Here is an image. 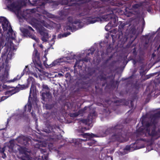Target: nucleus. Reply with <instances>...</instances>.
<instances>
[{
	"label": "nucleus",
	"instance_id": "1",
	"mask_svg": "<svg viewBox=\"0 0 160 160\" xmlns=\"http://www.w3.org/2000/svg\"><path fill=\"white\" fill-rule=\"evenodd\" d=\"M150 118V122H145L142 120V126H144V128L143 126H141L136 130V133L137 137L145 136L152 138L160 135V128H158L157 131H156L157 124L160 118V110L151 115Z\"/></svg>",
	"mask_w": 160,
	"mask_h": 160
},
{
	"label": "nucleus",
	"instance_id": "2",
	"mask_svg": "<svg viewBox=\"0 0 160 160\" xmlns=\"http://www.w3.org/2000/svg\"><path fill=\"white\" fill-rule=\"evenodd\" d=\"M126 24L124 23L120 24L118 26L119 33L117 35V37L122 42L124 43L128 40L129 41V44H131L137 37L136 34V28L134 26H132L130 28L128 33L125 32L124 36L122 32Z\"/></svg>",
	"mask_w": 160,
	"mask_h": 160
},
{
	"label": "nucleus",
	"instance_id": "3",
	"mask_svg": "<svg viewBox=\"0 0 160 160\" xmlns=\"http://www.w3.org/2000/svg\"><path fill=\"white\" fill-rule=\"evenodd\" d=\"M123 126L121 124H117L114 127H110L106 131L107 134L113 133L112 136L113 141L123 142L126 137L127 133L123 130Z\"/></svg>",
	"mask_w": 160,
	"mask_h": 160
},
{
	"label": "nucleus",
	"instance_id": "4",
	"mask_svg": "<svg viewBox=\"0 0 160 160\" xmlns=\"http://www.w3.org/2000/svg\"><path fill=\"white\" fill-rule=\"evenodd\" d=\"M100 77L101 80H103L105 81L104 83L102 84V86H104L106 84L107 87L115 88L117 85V87H118L119 82L116 81L115 82V77L113 75L106 77L105 74H101L100 75Z\"/></svg>",
	"mask_w": 160,
	"mask_h": 160
},
{
	"label": "nucleus",
	"instance_id": "5",
	"mask_svg": "<svg viewBox=\"0 0 160 160\" xmlns=\"http://www.w3.org/2000/svg\"><path fill=\"white\" fill-rule=\"evenodd\" d=\"M34 79L32 77H30L28 79V84L27 85L23 84L20 85L19 84H18V86H19L18 87H16V88H18L19 91L21 90H23L26 89L28 88L29 87V84L30 83H31V87L30 91V93L29 97L31 96V94L32 93V90L33 91L34 90L35 86H34Z\"/></svg>",
	"mask_w": 160,
	"mask_h": 160
},
{
	"label": "nucleus",
	"instance_id": "6",
	"mask_svg": "<svg viewBox=\"0 0 160 160\" xmlns=\"http://www.w3.org/2000/svg\"><path fill=\"white\" fill-rule=\"evenodd\" d=\"M99 46L101 56L103 55L104 53L108 54L112 51V48L111 47L110 44L108 45L105 42H101L100 43Z\"/></svg>",
	"mask_w": 160,
	"mask_h": 160
},
{
	"label": "nucleus",
	"instance_id": "7",
	"mask_svg": "<svg viewBox=\"0 0 160 160\" xmlns=\"http://www.w3.org/2000/svg\"><path fill=\"white\" fill-rule=\"evenodd\" d=\"M138 140L146 141V139L144 138H140L139 139H137L134 143H132L130 145L126 146L123 149L124 152H125L126 151L132 152L135 150L140 148L141 147L138 146L137 145Z\"/></svg>",
	"mask_w": 160,
	"mask_h": 160
},
{
	"label": "nucleus",
	"instance_id": "8",
	"mask_svg": "<svg viewBox=\"0 0 160 160\" xmlns=\"http://www.w3.org/2000/svg\"><path fill=\"white\" fill-rule=\"evenodd\" d=\"M38 32L41 36L42 40L44 42H48V39L50 37L49 36L48 30L42 27L38 28Z\"/></svg>",
	"mask_w": 160,
	"mask_h": 160
},
{
	"label": "nucleus",
	"instance_id": "9",
	"mask_svg": "<svg viewBox=\"0 0 160 160\" xmlns=\"http://www.w3.org/2000/svg\"><path fill=\"white\" fill-rule=\"evenodd\" d=\"M46 125L47 129H45V132L48 133H52V135L53 136H55V135L54 130H56L57 129H59L60 128L59 126H57L56 124L51 125L48 123V121L46 122Z\"/></svg>",
	"mask_w": 160,
	"mask_h": 160
},
{
	"label": "nucleus",
	"instance_id": "10",
	"mask_svg": "<svg viewBox=\"0 0 160 160\" xmlns=\"http://www.w3.org/2000/svg\"><path fill=\"white\" fill-rule=\"evenodd\" d=\"M21 31L24 37H29L34 40L37 42H39V39L37 38L35 35L33 34L32 33H31L26 28H22L21 29Z\"/></svg>",
	"mask_w": 160,
	"mask_h": 160
},
{
	"label": "nucleus",
	"instance_id": "11",
	"mask_svg": "<svg viewBox=\"0 0 160 160\" xmlns=\"http://www.w3.org/2000/svg\"><path fill=\"white\" fill-rule=\"evenodd\" d=\"M50 88L48 86L45 84H43L42 85V90L43 91L42 93V99L45 100L46 98H48L50 96Z\"/></svg>",
	"mask_w": 160,
	"mask_h": 160
},
{
	"label": "nucleus",
	"instance_id": "12",
	"mask_svg": "<svg viewBox=\"0 0 160 160\" xmlns=\"http://www.w3.org/2000/svg\"><path fill=\"white\" fill-rule=\"evenodd\" d=\"M6 5L8 9L13 12L18 11L20 9L19 5L16 2H14L7 3Z\"/></svg>",
	"mask_w": 160,
	"mask_h": 160
},
{
	"label": "nucleus",
	"instance_id": "13",
	"mask_svg": "<svg viewBox=\"0 0 160 160\" xmlns=\"http://www.w3.org/2000/svg\"><path fill=\"white\" fill-rule=\"evenodd\" d=\"M71 25H67L66 27V28L67 30L71 31L72 32L75 31L77 30L76 27L73 24H77L79 27L80 24L82 23V21L80 19H76L73 22H72Z\"/></svg>",
	"mask_w": 160,
	"mask_h": 160
},
{
	"label": "nucleus",
	"instance_id": "14",
	"mask_svg": "<svg viewBox=\"0 0 160 160\" xmlns=\"http://www.w3.org/2000/svg\"><path fill=\"white\" fill-rule=\"evenodd\" d=\"M0 23H2L3 30L4 31H7L9 26V22L6 18L3 17H0Z\"/></svg>",
	"mask_w": 160,
	"mask_h": 160
},
{
	"label": "nucleus",
	"instance_id": "15",
	"mask_svg": "<svg viewBox=\"0 0 160 160\" xmlns=\"http://www.w3.org/2000/svg\"><path fill=\"white\" fill-rule=\"evenodd\" d=\"M49 2L48 0H32V4L33 6L42 7Z\"/></svg>",
	"mask_w": 160,
	"mask_h": 160
},
{
	"label": "nucleus",
	"instance_id": "16",
	"mask_svg": "<svg viewBox=\"0 0 160 160\" xmlns=\"http://www.w3.org/2000/svg\"><path fill=\"white\" fill-rule=\"evenodd\" d=\"M104 18L106 21H110L112 22V23L115 25V27L117 26V20L115 16L112 14H108L104 17Z\"/></svg>",
	"mask_w": 160,
	"mask_h": 160
},
{
	"label": "nucleus",
	"instance_id": "17",
	"mask_svg": "<svg viewBox=\"0 0 160 160\" xmlns=\"http://www.w3.org/2000/svg\"><path fill=\"white\" fill-rule=\"evenodd\" d=\"M102 19L99 17H94L93 16L89 17L88 19L89 24H93L97 22L101 21Z\"/></svg>",
	"mask_w": 160,
	"mask_h": 160
},
{
	"label": "nucleus",
	"instance_id": "18",
	"mask_svg": "<svg viewBox=\"0 0 160 160\" xmlns=\"http://www.w3.org/2000/svg\"><path fill=\"white\" fill-rule=\"evenodd\" d=\"M30 139L28 137L23 136L19 139L20 143L22 145L26 146L28 145Z\"/></svg>",
	"mask_w": 160,
	"mask_h": 160
},
{
	"label": "nucleus",
	"instance_id": "19",
	"mask_svg": "<svg viewBox=\"0 0 160 160\" xmlns=\"http://www.w3.org/2000/svg\"><path fill=\"white\" fill-rule=\"evenodd\" d=\"M19 91V90L17 88H15L14 89L11 90L7 91L5 92V95H8L9 97L11 96L12 95L18 92Z\"/></svg>",
	"mask_w": 160,
	"mask_h": 160
},
{
	"label": "nucleus",
	"instance_id": "20",
	"mask_svg": "<svg viewBox=\"0 0 160 160\" xmlns=\"http://www.w3.org/2000/svg\"><path fill=\"white\" fill-rule=\"evenodd\" d=\"M87 141V139H82L78 138L77 139H73L72 140V143H73L75 145L79 146L80 144V142L82 141Z\"/></svg>",
	"mask_w": 160,
	"mask_h": 160
},
{
	"label": "nucleus",
	"instance_id": "21",
	"mask_svg": "<svg viewBox=\"0 0 160 160\" xmlns=\"http://www.w3.org/2000/svg\"><path fill=\"white\" fill-rule=\"evenodd\" d=\"M31 157L26 152L24 153L21 157L22 160H31Z\"/></svg>",
	"mask_w": 160,
	"mask_h": 160
},
{
	"label": "nucleus",
	"instance_id": "22",
	"mask_svg": "<svg viewBox=\"0 0 160 160\" xmlns=\"http://www.w3.org/2000/svg\"><path fill=\"white\" fill-rule=\"evenodd\" d=\"M115 25L112 23V22H110L105 26V29L106 31H108L111 29L112 27H115Z\"/></svg>",
	"mask_w": 160,
	"mask_h": 160
},
{
	"label": "nucleus",
	"instance_id": "23",
	"mask_svg": "<svg viewBox=\"0 0 160 160\" xmlns=\"http://www.w3.org/2000/svg\"><path fill=\"white\" fill-rule=\"evenodd\" d=\"M160 72V71L159 72H157L154 73H151L145 76L144 80H146L147 79H148L154 75H156L158 74H159Z\"/></svg>",
	"mask_w": 160,
	"mask_h": 160
},
{
	"label": "nucleus",
	"instance_id": "24",
	"mask_svg": "<svg viewBox=\"0 0 160 160\" xmlns=\"http://www.w3.org/2000/svg\"><path fill=\"white\" fill-rule=\"evenodd\" d=\"M32 108V104L31 102H30L25 106V111H27V112H30L31 111Z\"/></svg>",
	"mask_w": 160,
	"mask_h": 160
},
{
	"label": "nucleus",
	"instance_id": "25",
	"mask_svg": "<svg viewBox=\"0 0 160 160\" xmlns=\"http://www.w3.org/2000/svg\"><path fill=\"white\" fill-rule=\"evenodd\" d=\"M89 60V59L88 57H86L84 58H82L81 60H77L75 62V64L74 65V67H75L76 65H78L79 64V63L80 61H84L86 62H88Z\"/></svg>",
	"mask_w": 160,
	"mask_h": 160
},
{
	"label": "nucleus",
	"instance_id": "26",
	"mask_svg": "<svg viewBox=\"0 0 160 160\" xmlns=\"http://www.w3.org/2000/svg\"><path fill=\"white\" fill-rule=\"evenodd\" d=\"M81 84L82 85L80 87L81 88L86 89L88 87V82H87L82 81Z\"/></svg>",
	"mask_w": 160,
	"mask_h": 160
},
{
	"label": "nucleus",
	"instance_id": "27",
	"mask_svg": "<svg viewBox=\"0 0 160 160\" xmlns=\"http://www.w3.org/2000/svg\"><path fill=\"white\" fill-rule=\"evenodd\" d=\"M82 122L85 125L89 124L92 122L91 120L88 118V119H82L81 120Z\"/></svg>",
	"mask_w": 160,
	"mask_h": 160
},
{
	"label": "nucleus",
	"instance_id": "28",
	"mask_svg": "<svg viewBox=\"0 0 160 160\" xmlns=\"http://www.w3.org/2000/svg\"><path fill=\"white\" fill-rule=\"evenodd\" d=\"M84 137L85 136L88 137L89 138H92L93 137H96L97 135L96 134H94L91 133V134H90L89 133H84L83 135Z\"/></svg>",
	"mask_w": 160,
	"mask_h": 160
},
{
	"label": "nucleus",
	"instance_id": "29",
	"mask_svg": "<svg viewBox=\"0 0 160 160\" xmlns=\"http://www.w3.org/2000/svg\"><path fill=\"white\" fill-rule=\"evenodd\" d=\"M96 141L93 140H90L88 142L86 143L87 145L89 146H94L96 143Z\"/></svg>",
	"mask_w": 160,
	"mask_h": 160
},
{
	"label": "nucleus",
	"instance_id": "30",
	"mask_svg": "<svg viewBox=\"0 0 160 160\" xmlns=\"http://www.w3.org/2000/svg\"><path fill=\"white\" fill-rule=\"evenodd\" d=\"M24 74V73L23 72H22L21 74V75L18 78L17 77H15L13 79L9 81V82H14L15 81H17L19 79H20L21 77Z\"/></svg>",
	"mask_w": 160,
	"mask_h": 160
},
{
	"label": "nucleus",
	"instance_id": "31",
	"mask_svg": "<svg viewBox=\"0 0 160 160\" xmlns=\"http://www.w3.org/2000/svg\"><path fill=\"white\" fill-rule=\"evenodd\" d=\"M60 62V60L57 59L54 61L50 65L51 67L55 66V65L58 64Z\"/></svg>",
	"mask_w": 160,
	"mask_h": 160
},
{
	"label": "nucleus",
	"instance_id": "32",
	"mask_svg": "<svg viewBox=\"0 0 160 160\" xmlns=\"http://www.w3.org/2000/svg\"><path fill=\"white\" fill-rule=\"evenodd\" d=\"M89 115L90 116H88V118H89L92 121V119L96 117V114L95 112H93L92 113H90Z\"/></svg>",
	"mask_w": 160,
	"mask_h": 160
},
{
	"label": "nucleus",
	"instance_id": "33",
	"mask_svg": "<svg viewBox=\"0 0 160 160\" xmlns=\"http://www.w3.org/2000/svg\"><path fill=\"white\" fill-rule=\"evenodd\" d=\"M41 22L42 25L47 28H49L50 27V25L44 20H42Z\"/></svg>",
	"mask_w": 160,
	"mask_h": 160
},
{
	"label": "nucleus",
	"instance_id": "34",
	"mask_svg": "<svg viewBox=\"0 0 160 160\" xmlns=\"http://www.w3.org/2000/svg\"><path fill=\"white\" fill-rule=\"evenodd\" d=\"M142 5L141 3H137L133 5L132 6V8L134 9H138Z\"/></svg>",
	"mask_w": 160,
	"mask_h": 160
},
{
	"label": "nucleus",
	"instance_id": "35",
	"mask_svg": "<svg viewBox=\"0 0 160 160\" xmlns=\"http://www.w3.org/2000/svg\"><path fill=\"white\" fill-rule=\"evenodd\" d=\"M95 49L94 47L91 48L89 50L90 52H89L88 54H87V55H89L90 54H91V55H92L93 54Z\"/></svg>",
	"mask_w": 160,
	"mask_h": 160
},
{
	"label": "nucleus",
	"instance_id": "36",
	"mask_svg": "<svg viewBox=\"0 0 160 160\" xmlns=\"http://www.w3.org/2000/svg\"><path fill=\"white\" fill-rule=\"evenodd\" d=\"M8 28H9V29L8 30V32L10 33V34L12 33L13 30L10 24L9 25Z\"/></svg>",
	"mask_w": 160,
	"mask_h": 160
},
{
	"label": "nucleus",
	"instance_id": "37",
	"mask_svg": "<svg viewBox=\"0 0 160 160\" xmlns=\"http://www.w3.org/2000/svg\"><path fill=\"white\" fill-rule=\"evenodd\" d=\"M2 87L3 89H8L11 88H13L12 87H11L9 86H7L6 85L3 84Z\"/></svg>",
	"mask_w": 160,
	"mask_h": 160
},
{
	"label": "nucleus",
	"instance_id": "38",
	"mask_svg": "<svg viewBox=\"0 0 160 160\" xmlns=\"http://www.w3.org/2000/svg\"><path fill=\"white\" fill-rule=\"evenodd\" d=\"M132 54L134 55L135 56H136L137 54V52L136 48L135 47H134V48L133 49V52H132Z\"/></svg>",
	"mask_w": 160,
	"mask_h": 160
},
{
	"label": "nucleus",
	"instance_id": "39",
	"mask_svg": "<svg viewBox=\"0 0 160 160\" xmlns=\"http://www.w3.org/2000/svg\"><path fill=\"white\" fill-rule=\"evenodd\" d=\"M34 54H35V57L37 58H39V55H38V51L37 50H34Z\"/></svg>",
	"mask_w": 160,
	"mask_h": 160
},
{
	"label": "nucleus",
	"instance_id": "40",
	"mask_svg": "<svg viewBox=\"0 0 160 160\" xmlns=\"http://www.w3.org/2000/svg\"><path fill=\"white\" fill-rule=\"evenodd\" d=\"M79 114L75 112L72 113H71L70 116L73 117H76Z\"/></svg>",
	"mask_w": 160,
	"mask_h": 160
},
{
	"label": "nucleus",
	"instance_id": "41",
	"mask_svg": "<svg viewBox=\"0 0 160 160\" xmlns=\"http://www.w3.org/2000/svg\"><path fill=\"white\" fill-rule=\"evenodd\" d=\"M95 72V70H92L91 71H89L88 72V74L90 76L92 75Z\"/></svg>",
	"mask_w": 160,
	"mask_h": 160
},
{
	"label": "nucleus",
	"instance_id": "42",
	"mask_svg": "<svg viewBox=\"0 0 160 160\" xmlns=\"http://www.w3.org/2000/svg\"><path fill=\"white\" fill-rule=\"evenodd\" d=\"M8 97L9 96H8L2 97L1 98V101H0V102L4 100Z\"/></svg>",
	"mask_w": 160,
	"mask_h": 160
},
{
	"label": "nucleus",
	"instance_id": "43",
	"mask_svg": "<svg viewBox=\"0 0 160 160\" xmlns=\"http://www.w3.org/2000/svg\"><path fill=\"white\" fill-rule=\"evenodd\" d=\"M104 160H113V158L112 157L107 156Z\"/></svg>",
	"mask_w": 160,
	"mask_h": 160
},
{
	"label": "nucleus",
	"instance_id": "44",
	"mask_svg": "<svg viewBox=\"0 0 160 160\" xmlns=\"http://www.w3.org/2000/svg\"><path fill=\"white\" fill-rule=\"evenodd\" d=\"M64 35L65 34H64V33L63 34H59L58 36V38H62L65 37H64Z\"/></svg>",
	"mask_w": 160,
	"mask_h": 160
},
{
	"label": "nucleus",
	"instance_id": "45",
	"mask_svg": "<svg viewBox=\"0 0 160 160\" xmlns=\"http://www.w3.org/2000/svg\"><path fill=\"white\" fill-rule=\"evenodd\" d=\"M28 29H27L29 32H30L31 33H32L29 30L32 31L34 32V30L30 26H28Z\"/></svg>",
	"mask_w": 160,
	"mask_h": 160
},
{
	"label": "nucleus",
	"instance_id": "46",
	"mask_svg": "<svg viewBox=\"0 0 160 160\" xmlns=\"http://www.w3.org/2000/svg\"><path fill=\"white\" fill-rule=\"evenodd\" d=\"M5 151V147H4L2 148L0 151V152L1 153H4V152Z\"/></svg>",
	"mask_w": 160,
	"mask_h": 160
},
{
	"label": "nucleus",
	"instance_id": "47",
	"mask_svg": "<svg viewBox=\"0 0 160 160\" xmlns=\"http://www.w3.org/2000/svg\"><path fill=\"white\" fill-rule=\"evenodd\" d=\"M2 154V157L3 158L5 159L6 157V155L5 153H1Z\"/></svg>",
	"mask_w": 160,
	"mask_h": 160
},
{
	"label": "nucleus",
	"instance_id": "48",
	"mask_svg": "<svg viewBox=\"0 0 160 160\" xmlns=\"http://www.w3.org/2000/svg\"><path fill=\"white\" fill-rule=\"evenodd\" d=\"M40 151L42 153V152H46V149H43L42 148H40Z\"/></svg>",
	"mask_w": 160,
	"mask_h": 160
},
{
	"label": "nucleus",
	"instance_id": "49",
	"mask_svg": "<svg viewBox=\"0 0 160 160\" xmlns=\"http://www.w3.org/2000/svg\"><path fill=\"white\" fill-rule=\"evenodd\" d=\"M64 34H65L64 37H66L70 35L71 34V33L70 32H68L67 33H64Z\"/></svg>",
	"mask_w": 160,
	"mask_h": 160
},
{
	"label": "nucleus",
	"instance_id": "50",
	"mask_svg": "<svg viewBox=\"0 0 160 160\" xmlns=\"http://www.w3.org/2000/svg\"><path fill=\"white\" fill-rule=\"evenodd\" d=\"M156 51L157 52H160V44L159 45L158 47L157 48Z\"/></svg>",
	"mask_w": 160,
	"mask_h": 160
},
{
	"label": "nucleus",
	"instance_id": "51",
	"mask_svg": "<svg viewBox=\"0 0 160 160\" xmlns=\"http://www.w3.org/2000/svg\"><path fill=\"white\" fill-rule=\"evenodd\" d=\"M9 148H11V149H12L13 148V145L12 144H11L10 146H9Z\"/></svg>",
	"mask_w": 160,
	"mask_h": 160
},
{
	"label": "nucleus",
	"instance_id": "52",
	"mask_svg": "<svg viewBox=\"0 0 160 160\" xmlns=\"http://www.w3.org/2000/svg\"><path fill=\"white\" fill-rule=\"evenodd\" d=\"M132 62H133V64H134V65H135L137 63V61L136 60L133 59Z\"/></svg>",
	"mask_w": 160,
	"mask_h": 160
},
{
	"label": "nucleus",
	"instance_id": "53",
	"mask_svg": "<svg viewBox=\"0 0 160 160\" xmlns=\"http://www.w3.org/2000/svg\"><path fill=\"white\" fill-rule=\"evenodd\" d=\"M122 100H120L119 101H115L114 102L115 103H118L119 102H122Z\"/></svg>",
	"mask_w": 160,
	"mask_h": 160
},
{
	"label": "nucleus",
	"instance_id": "54",
	"mask_svg": "<svg viewBox=\"0 0 160 160\" xmlns=\"http://www.w3.org/2000/svg\"><path fill=\"white\" fill-rule=\"evenodd\" d=\"M53 38L51 39V41H54V42H55L54 41V39H55V36L54 35H53Z\"/></svg>",
	"mask_w": 160,
	"mask_h": 160
},
{
	"label": "nucleus",
	"instance_id": "55",
	"mask_svg": "<svg viewBox=\"0 0 160 160\" xmlns=\"http://www.w3.org/2000/svg\"><path fill=\"white\" fill-rule=\"evenodd\" d=\"M7 1V3H9L12 2V0H6Z\"/></svg>",
	"mask_w": 160,
	"mask_h": 160
},
{
	"label": "nucleus",
	"instance_id": "56",
	"mask_svg": "<svg viewBox=\"0 0 160 160\" xmlns=\"http://www.w3.org/2000/svg\"><path fill=\"white\" fill-rule=\"evenodd\" d=\"M142 25L143 27H144L145 25V22L144 20L142 22Z\"/></svg>",
	"mask_w": 160,
	"mask_h": 160
},
{
	"label": "nucleus",
	"instance_id": "57",
	"mask_svg": "<svg viewBox=\"0 0 160 160\" xmlns=\"http://www.w3.org/2000/svg\"><path fill=\"white\" fill-rule=\"evenodd\" d=\"M112 57V56L111 55L108 58V60H110Z\"/></svg>",
	"mask_w": 160,
	"mask_h": 160
},
{
	"label": "nucleus",
	"instance_id": "58",
	"mask_svg": "<svg viewBox=\"0 0 160 160\" xmlns=\"http://www.w3.org/2000/svg\"><path fill=\"white\" fill-rule=\"evenodd\" d=\"M132 101H130V104L132 106V107L133 108V105H132Z\"/></svg>",
	"mask_w": 160,
	"mask_h": 160
},
{
	"label": "nucleus",
	"instance_id": "59",
	"mask_svg": "<svg viewBox=\"0 0 160 160\" xmlns=\"http://www.w3.org/2000/svg\"><path fill=\"white\" fill-rule=\"evenodd\" d=\"M129 104V102L128 101H126L125 103V105H127L128 104Z\"/></svg>",
	"mask_w": 160,
	"mask_h": 160
},
{
	"label": "nucleus",
	"instance_id": "60",
	"mask_svg": "<svg viewBox=\"0 0 160 160\" xmlns=\"http://www.w3.org/2000/svg\"><path fill=\"white\" fill-rule=\"evenodd\" d=\"M53 3L54 4H55V5H58V4L57 3V2H53Z\"/></svg>",
	"mask_w": 160,
	"mask_h": 160
},
{
	"label": "nucleus",
	"instance_id": "61",
	"mask_svg": "<svg viewBox=\"0 0 160 160\" xmlns=\"http://www.w3.org/2000/svg\"><path fill=\"white\" fill-rule=\"evenodd\" d=\"M40 47L41 48H43V45H42V44H41L40 45Z\"/></svg>",
	"mask_w": 160,
	"mask_h": 160
},
{
	"label": "nucleus",
	"instance_id": "62",
	"mask_svg": "<svg viewBox=\"0 0 160 160\" xmlns=\"http://www.w3.org/2000/svg\"><path fill=\"white\" fill-rule=\"evenodd\" d=\"M58 74H59V75H60V76H63V75H62V73H59Z\"/></svg>",
	"mask_w": 160,
	"mask_h": 160
},
{
	"label": "nucleus",
	"instance_id": "63",
	"mask_svg": "<svg viewBox=\"0 0 160 160\" xmlns=\"http://www.w3.org/2000/svg\"><path fill=\"white\" fill-rule=\"evenodd\" d=\"M95 88L96 90H97L98 89V88L96 86H95Z\"/></svg>",
	"mask_w": 160,
	"mask_h": 160
},
{
	"label": "nucleus",
	"instance_id": "64",
	"mask_svg": "<svg viewBox=\"0 0 160 160\" xmlns=\"http://www.w3.org/2000/svg\"><path fill=\"white\" fill-rule=\"evenodd\" d=\"M152 56L153 57L155 56V54H154V53H153L152 54Z\"/></svg>",
	"mask_w": 160,
	"mask_h": 160
}]
</instances>
